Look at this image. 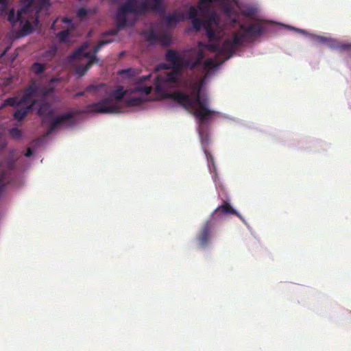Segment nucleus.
I'll use <instances>...</instances> for the list:
<instances>
[{
  "instance_id": "1",
  "label": "nucleus",
  "mask_w": 351,
  "mask_h": 351,
  "mask_svg": "<svg viewBox=\"0 0 351 351\" xmlns=\"http://www.w3.org/2000/svg\"><path fill=\"white\" fill-rule=\"evenodd\" d=\"M178 82V71H173L164 75H157L154 80L155 92L157 95L165 98L171 99L186 110H191L194 115L199 119V123L210 120L215 112L208 108V100L207 97L200 95V86H193L190 95L175 91L171 93H167L165 88L175 84Z\"/></svg>"
},
{
  "instance_id": "2",
  "label": "nucleus",
  "mask_w": 351,
  "mask_h": 351,
  "mask_svg": "<svg viewBox=\"0 0 351 351\" xmlns=\"http://www.w3.org/2000/svg\"><path fill=\"white\" fill-rule=\"evenodd\" d=\"M152 91V86L136 85L133 89L126 90H123V86H119L111 94V96L114 98L115 102L112 100L111 97H106L98 102L88 104L86 106L87 111L102 114L118 113L120 110L117 103L121 101L124 96L129 93H143L145 95H148Z\"/></svg>"
},
{
  "instance_id": "3",
  "label": "nucleus",
  "mask_w": 351,
  "mask_h": 351,
  "mask_svg": "<svg viewBox=\"0 0 351 351\" xmlns=\"http://www.w3.org/2000/svg\"><path fill=\"white\" fill-rule=\"evenodd\" d=\"M264 31L265 27L259 21L248 26L240 24L239 31L233 33L231 38L223 41V49L226 53L234 55L237 49L241 47L248 38L260 36Z\"/></svg>"
},
{
  "instance_id": "4",
  "label": "nucleus",
  "mask_w": 351,
  "mask_h": 351,
  "mask_svg": "<svg viewBox=\"0 0 351 351\" xmlns=\"http://www.w3.org/2000/svg\"><path fill=\"white\" fill-rule=\"evenodd\" d=\"M21 8L17 11L16 14L14 9H11L8 14V21L11 23H16L20 21L21 23L25 19V16H29V14L33 5H36L35 17L34 22L36 24L39 23V13L40 12L47 8L49 6V0H20Z\"/></svg>"
},
{
  "instance_id": "5",
  "label": "nucleus",
  "mask_w": 351,
  "mask_h": 351,
  "mask_svg": "<svg viewBox=\"0 0 351 351\" xmlns=\"http://www.w3.org/2000/svg\"><path fill=\"white\" fill-rule=\"evenodd\" d=\"M136 0H126V1L120 5L115 14V20L118 29H111L104 34L103 37L108 35H117L119 29L125 27L128 25L127 19L128 14L130 13L135 16H139L145 14V11H142L141 2L138 5H136Z\"/></svg>"
},
{
  "instance_id": "6",
  "label": "nucleus",
  "mask_w": 351,
  "mask_h": 351,
  "mask_svg": "<svg viewBox=\"0 0 351 351\" xmlns=\"http://www.w3.org/2000/svg\"><path fill=\"white\" fill-rule=\"evenodd\" d=\"M112 42V39H103L99 41L97 45L93 47V51L94 54H90V52L85 51L86 46H82L75 50L70 56V60L81 61L82 58H88V62L85 65H79L76 67V73L80 76H82L87 72L93 63H98L99 60L95 54L97 53L102 47Z\"/></svg>"
},
{
  "instance_id": "7",
  "label": "nucleus",
  "mask_w": 351,
  "mask_h": 351,
  "mask_svg": "<svg viewBox=\"0 0 351 351\" xmlns=\"http://www.w3.org/2000/svg\"><path fill=\"white\" fill-rule=\"evenodd\" d=\"M80 112L77 110H71L56 117L52 116L49 121L46 136L51 134L59 128H71L75 124V115Z\"/></svg>"
},
{
  "instance_id": "8",
  "label": "nucleus",
  "mask_w": 351,
  "mask_h": 351,
  "mask_svg": "<svg viewBox=\"0 0 351 351\" xmlns=\"http://www.w3.org/2000/svg\"><path fill=\"white\" fill-rule=\"evenodd\" d=\"M165 60L171 64L172 68L180 69L182 67H187L194 69L199 64L191 58L185 59L176 50L169 49L165 54Z\"/></svg>"
},
{
  "instance_id": "9",
  "label": "nucleus",
  "mask_w": 351,
  "mask_h": 351,
  "mask_svg": "<svg viewBox=\"0 0 351 351\" xmlns=\"http://www.w3.org/2000/svg\"><path fill=\"white\" fill-rule=\"evenodd\" d=\"M215 226L213 219H207L202 226L199 232L197 237L198 245L201 247H205L208 244L213 228Z\"/></svg>"
},
{
  "instance_id": "10",
  "label": "nucleus",
  "mask_w": 351,
  "mask_h": 351,
  "mask_svg": "<svg viewBox=\"0 0 351 351\" xmlns=\"http://www.w3.org/2000/svg\"><path fill=\"white\" fill-rule=\"evenodd\" d=\"M234 215L241 218V215L235 210L230 204L227 202H223V204L218 206L211 214L209 219H213L215 223L217 220H219L223 215Z\"/></svg>"
},
{
  "instance_id": "11",
  "label": "nucleus",
  "mask_w": 351,
  "mask_h": 351,
  "mask_svg": "<svg viewBox=\"0 0 351 351\" xmlns=\"http://www.w3.org/2000/svg\"><path fill=\"white\" fill-rule=\"evenodd\" d=\"M141 9L142 11H145V14L149 12L163 13L165 10L162 0H144L141 1Z\"/></svg>"
},
{
  "instance_id": "12",
  "label": "nucleus",
  "mask_w": 351,
  "mask_h": 351,
  "mask_svg": "<svg viewBox=\"0 0 351 351\" xmlns=\"http://www.w3.org/2000/svg\"><path fill=\"white\" fill-rule=\"evenodd\" d=\"M38 90V85L35 82L29 84L24 90V93L23 96L21 97V102L23 104H32V101L36 103L34 97L36 95V92Z\"/></svg>"
},
{
  "instance_id": "13",
  "label": "nucleus",
  "mask_w": 351,
  "mask_h": 351,
  "mask_svg": "<svg viewBox=\"0 0 351 351\" xmlns=\"http://www.w3.org/2000/svg\"><path fill=\"white\" fill-rule=\"evenodd\" d=\"M5 167L6 169L2 170L0 173V197L9 182L8 175L10 171L14 169V162L10 160H7L5 162Z\"/></svg>"
},
{
  "instance_id": "14",
  "label": "nucleus",
  "mask_w": 351,
  "mask_h": 351,
  "mask_svg": "<svg viewBox=\"0 0 351 351\" xmlns=\"http://www.w3.org/2000/svg\"><path fill=\"white\" fill-rule=\"evenodd\" d=\"M53 114V110L49 103L47 101H42L38 105L37 110V114L43 118L42 123L46 124V119L49 118V120L51 119Z\"/></svg>"
},
{
  "instance_id": "15",
  "label": "nucleus",
  "mask_w": 351,
  "mask_h": 351,
  "mask_svg": "<svg viewBox=\"0 0 351 351\" xmlns=\"http://www.w3.org/2000/svg\"><path fill=\"white\" fill-rule=\"evenodd\" d=\"M36 5H33V8L31 9V11L29 14V16L27 17V16H25V19L23 22H25L24 25H23V31L25 32V33H30L32 32V31L33 30V25H34V26H37L38 25L36 24L34 22V18L35 17V11H36Z\"/></svg>"
},
{
  "instance_id": "16",
  "label": "nucleus",
  "mask_w": 351,
  "mask_h": 351,
  "mask_svg": "<svg viewBox=\"0 0 351 351\" xmlns=\"http://www.w3.org/2000/svg\"><path fill=\"white\" fill-rule=\"evenodd\" d=\"M34 105L35 102L32 101V104L27 105L25 108L17 109L13 114L14 119L18 121H23L28 113L33 109Z\"/></svg>"
},
{
  "instance_id": "17",
  "label": "nucleus",
  "mask_w": 351,
  "mask_h": 351,
  "mask_svg": "<svg viewBox=\"0 0 351 351\" xmlns=\"http://www.w3.org/2000/svg\"><path fill=\"white\" fill-rule=\"evenodd\" d=\"M186 19L183 12H175L169 14L166 17V22L168 25L176 24L180 21H183Z\"/></svg>"
},
{
  "instance_id": "18",
  "label": "nucleus",
  "mask_w": 351,
  "mask_h": 351,
  "mask_svg": "<svg viewBox=\"0 0 351 351\" xmlns=\"http://www.w3.org/2000/svg\"><path fill=\"white\" fill-rule=\"evenodd\" d=\"M215 24L210 23L209 21H205L204 23V28L206 31V36L209 41H215L217 40V36L214 29Z\"/></svg>"
},
{
  "instance_id": "19",
  "label": "nucleus",
  "mask_w": 351,
  "mask_h": 351,
  "mask_svg": "<svg viewBox=\"0 0 351 351\" xmlns=\"http://www.w3.org/2000/svg\"><path fill=\"white\" fill-rule=\"evenodd\" d=\"M198 46L201 47H204L205 49H207L213 52H217V53H223L224 55L228 56V57H231L233 55H230L228 53H226L223 49V45L221 46H219L217 43H211V44H204L202 42H199L198 43Z\"/></svg>"
},
{
  "instance_id": "20",
  "label": "nucleus",
  "mask_w": 351,
  "mask_h": 351,
  "mask_svg": "<svg viewBox=\"0 0 351 351\" xmlns=\"http://www.w3.org/2000/svg\"><path fill=\"white\" fill-rule=\"evenodd\" d=\"M143 34L145 37L146 40L149 43V45H153L156 41H158L159 36L152 29L147 32H145Z\"/></svg>"
},
{
  "instance_id": "21",
  "label": "nucleus",
  "mask_w": 351,
  "mask_h": 351,
  "mask_svg": "<svg viewBox=\"0 0 351 351\" xmlns=\"http://www.w3.org/2000/svg\"><path fill=\"white\" fill-rule=\"evenodd\" d=\"M216 2L220 3L221 4V9H222L223 12L228 16H230L234 14V8L230 3H228L227 2V0H223L222 1H216Z\"/></svg>"
},
{
  "instance_id": "22",
  "label": "nucleus",
  "mask_w": 351,
  "mask_h": 351,
  "mask_svg": "<svg viewBox=\"0 0 351 351\" xmlns=\"http://www.w3.org/2000/svg\"><path fill=\"white\" fill-rule=\"evenodd\" d=\"M256 13L257 9L252 6L245 7L241 11V14L247 18H252L256 14Z\"/></svg>"
},
{
  "instance_id": "23",
  "label": "nucleus",
  "mask_w": 351,
  "mask_h": 351,
  "mask_svg": "<svg viewBox=\"0 0 351 351\" xmlns=\"http://www.w3.org/2000/svg\"><path fill=\"white\" fill-rule=\"evenodd\" d=\"M46 69V64H41L39 62H34L31 66V71L36 75H40L43 73Z\"/></svg>"
},
{
  "instance_id": "24",
  "label": "nucleus",
  "mask_w": 351,
  "mask_h": 351,
  "mask_svg": "<svg viewBox=\"0 0 351 351\" xmlns=\"http://www.w3.org/2000/svg\"><path fill=\"white\" fill-rule=\"evenodd\" d=\"M143 99L142 97H130L125 99V104L128 106H138L142 104Z\"/></svg>"
},
{
  "instance_id": "25",
  "label": "nucleus",
  "mask_w": 351,
  "mask_h": 351,
  "mask_svg": "<svg viewBox=\"0 0 351 351\" xmlns=\"http://www.w3.org/2000/svg\"><path fill=\"white\" fill-rule=\"evenodd\" d=\"M57 53V47L56 45H51L49 49L45 51L43 54V57L47 59V60H51L53 58Z\"/></svg>"
},
{
  "instance_id": "26",
  "label": "nucleus",
  "mask_w": 351,
  "mask_h": 351,
  "mask_svg": "<svg viewBox=\"0 0 351 351\" xmlns=\"http://www.w3.org/2000/svg\"><path fill=\"white\" fill-rule=\"evenodd\" d=\"M158 42L163 47H167L171 44V37L168 34H162L158 36Z\"/></svg>"
},
{
  "instance_id": "27",
  "label": "nucleus",
  "mask_w": 351,
  "mask_h": 351,
  "mask_svg": "<svg viewBox=\"0 0 351 351\" xmlns=\"http://www.w3.org/2000/svg\"><path fill=\"white\" fill-rule=\"evenodd\" d=\"M5 104L10 106H19L23 104L21 102V98L18 97H9L5 100Z\"/></svg>"
},
{
  "instance_id": "28",
  "label": "nucleus",
  "mask_w": 351,
  "mask_h": 351,
  "mask_svg": "<svg viewBox=\"0 0 351 351\" xmlns=\"http://www.w3.org/2000/svg\"><path fill=\"white\" fill-rule=\"evenodd\" d=\"M70 32L69 29H65L58 32L56 34V37L58 38L60 43H66L68 37L69 36Z\"/></svg>"
},
{
  "instance_id": "29",
  "label": "nucleus",
  "mask_w": 351,
  "mask_h": 351,
  "mask_svg": "<svg viewBox=\"0 0 351 351\" xmlns=\"http://www.w3.org/2000/svg\"><path fill=\"white\" fill-rule=\"evenodd\" d=\"M204 23V20H202L199 18L192 19L193 27L197 31L199 30L203 27Z\"/></svg>"
},
{
  "instance_id": "30",
  "label": "nucleus",
  "mask_w": 351,
  "mask_h": 351,
  "mask_svg": "<svg viewBox=\"0 0 351 351\" xmlns=\"http://www.w3.org/2000/svg\"><path fill=\"white\" fill-rule=\"evenodd\" d=\"M9 133L12 138L16 139L20 138L22 136L21 130L17 128L10 129Z\"/></svg>"
},
{
  "instance_id": "31",
  "label": "nucleus",
  "mask_w": 351,
  "mask_h": 351,
  "mask_svg": "<svg viewBox=\"0 0 351 351\" xmlns=\"http://www.w3.org/2000/svg\"><path fill=\"white\" fill-rule=\"evenodd\" d=\"M326 45L331 49H338L339 41L335 39L328 38Z\"/></svg>"
},
{
  "instance_id": "32",
  "label": "nucleus",
  "mask_w": 351,
  "mask_h": 351,
  "mask_svg": "<svg viewBox=\"0 0 351 351\" xmlns=\"http://www.w3.org/2000/svg\"><path fill=\"white\" fill-rule=\"evenodd\" d=\"M197 7L195 8V6H191L188 11V19H193L197 18Z\"/></svg>"
},
{
  "instance_id": "33",
  "label": "nucleus",
  "mask_w": 351,
  "mask_h": 351,
  "mask_svg": "<svg viewBox=\"0 0 351 351\" xmlns=\"http://www.w3.org/2000/svg\"><path fill=\"white\" fill-rule=\"evenodd\" d=\"M104 86V84H101L100 85H95V84H90L85 88L86 92H97L98 91L101 87Z\"/></svg>"
},
{
  "instance_id": "34",
  "label": "nucleus",
  "mask_w": 351,
  "mask_h": 351,
  "mask_svg": "<svg viewBox=\"0 0 351 351\" xmlns=\"http://www.w3.org/2000/svg\"><path fill=\"white\" fill-rule=\"evenodd\" d=\"M204 58V53L203 50L199 49L196 51V56H195V59L194 60L200 65L202 62Z\"/></svg>"
},
{
  "instance_id": "35",
  "label": "nucleus",
  "mask_w": 351,
  "mask_h": 351,
  "mask_svg": "<svg viewBox=\"0 0 351 351\" xmlns=\"http://www.w3.org/2000/svg\"><path fill=\"white\" fill-rule=\"evenodd\" d=\"M340 51H350L351 50V43H344L339 42L338 49Z\"/></svg>"
},
{
  "instance_id": "36",
  "label": "nucleus",
  "mask_w": 351,
  "mask_h": 351,
  "mask_svg": "<svg viewBox=\"0 0 351 351\" xmlns=\"http://www.w3.org/2000/svg\"><path fill=\"white\" fill-rule=\"evenodd\" d=\"M205 21H209L210 23H212L213 24H215V25H218V23H219V21H218V19H217V14L215 12H213L210 16L209 17L206 19Z\"/></svg>"
},
{
  "instance_id": "37",
  "label": "nucleus",
  "mask_w": 351,
  "mask_h": 351,
  "mask_svg": "<svg viewBox=\"0 0 351 351\" xmlns=\"http://www.w3.org/2000/svg\"><path fill=\"white\" fill-rule=\"evenodd\" d=\"M88 14V10L85 8H80L77 12V16L80 19H83L84 17L86 16Z\"/></svg>"
},
{
  "instance_id": "38",
  "label": "nucleus",
  "mask_w": 351,
  "mask_h": 351,
  "mask_svg": "<svg viewBox=\"0 0 351 351\" xmlns=\"http://www.w3.org/2000/svg\"><path fill=\"white\" fill-rule=\"evenodd\" d=\"M215 65V62L213 59L208 58L205 60L204 63V66L205 69H210L214 67Z\"/></svg>"
},
{
  "instance_id": "39",
  "label": "nucleus",
  "mask_w": 351,
  "mask_h": 351,
  "mask_svg": "<svg viewBox=\"0 0 351 351\" xmlns=\"http://www.w3.org/2000/svg\"><path fill=\"white\" fill-rule=\"evenodd\" d=\"M328 38L325 37V36H315L314 37V40H315V43H323V44H326V45Z\"/></svg>"
},
{
  "instance_id": "40",
  "label": "nucleus",
  "mask_w": 351,
  "mask_h": 351,
  "mask_svg": "<svg viewBox=\"0 0 351 351\" xmlns=\"http://www.w3.org/2000/svg\"><path fill=\"white\" fill-rule=\"evenodd\" d=\"M8 5H9V0H0L1 10L2 12L7 11Z\"/></svg>"
},
{
  "instance_id": "41",
  "label": "nucleus",
  "mask_w": 351,
  "mask_h": 351,
  "mask_svg": "<svg viewBox=\"0 0 351 351\" xmlns=\"http://www.w3.org/2000/svg\"><path fill=\"white\" fill-rule=\"evenodd\" d=\"M62 22L69 25H72V20L68 17H64L62 19Z\"/></svg>"
},
{
  "instance_id": "42",
  "label": "nucleus",
  "mask_w": 351,
  "mask_h": 351,
  "mask_svg": "<svg viewBox=\"0 0 351 351\" xmlns=\"http://www.w3.org/2000/svg\"><path fill=\"white\" fill-rule=\"evenodd\" d=\"M32 154H33V152L31 149V148H27L26 150V152L25 153V156L26 157H30L32 155Z\"/></svg>"
},
{
  "instance_id": "43",
  "label": "nucleus",
  "mask_w": 351,
  "mask_h": 351,
  "mask_svg": "<svg viewBox=\"0 0 351 351\" xmlns=\"http://www.w3.org/2000/svg\"><path fill=\"white\" fill-rule=\"evenodd\" d=\"M150 77H151V75L143 76V77H141L140 81H141V82H145L147 80H148Z\"/></svg>"
},
{
  "instance_id": "44",
  "label": "nucleus",
  "mask_w": 351,
  "mask_h": 351,
  "mask_svg": "<svg viewBox=\"0 0 351 351\" xmlns=\"http://www.w3.org/2000/svg\"><path fill=\"white\" fill-rule=\"evenodd\" d=\"M86 91L77 92V93H75V97H82V96L84 95V93Z\"/></svg>"
},
{
  "instance_id": "45",
  "label": "nucleus",
  "mask_w": 351,
  "mask_h": 351,
  "mask_svg": "<svg viewBox=\"0 0 351 351\" xmlns=\"http://www.w3.org/2000/svg\"><path fill=\"white\" fill-rule=\"evenodd\" d=\"M205 153L206 154V156H207L208 159H210V162L212 163H213V156L211 154H208L206 150H205Z\"/></svg>"
},
{
  "instance_id": "46",
  "label": "nucleus",
  "mask_w": 351,
  "mask_h": 351,
  "mask_svg": "<svg viewBox=\"0 0 351 351\" xmlns=\"http://www.w3.org/2000/svg\"><path fill=\"white\" fill-rule=\"evenodd\" d=\"M52 90H53V89L47 90L46 88H45V89H44V91H43V95H44L45 96H47V95L49 93V92H50V91H52Z\"/></svg>"
},
{
  "instance_id": "47",
  "label": "nucleus",
  "mask_w": 351,
  "mask_h": 351,
  "mask_svg": "<svg viewBox=\"0 0 351 351\" xmlns=\"http://www.w3.org/2000/svg\"><path fill=\"white\" fill-rule=\"evenodd\" d=\"M6 52H7V49L3 51V52L1 55V57L3 56Z\"/></svg>"
},
{
  "instance_id": "48",
  "label": "nucleus",
  "mask_w": 351,
  "mask_h": 351,
  "mask_svg": "<svg viewBox=\"0 0 351 351\" xmlns=\"http://www.w3.org/2000/svg\"><path fill=\"white\" fill-rule=\"evenodd\" d=\"M299 32H302V33H305V31L304 30H302V29H298Z\"/></svg>"
},
{
  "instance_id": "49",
  "label": "nucleus",
  "mask_w": 351,
  "mask_h": 351,
  "mask_svg": "<svg viewBox=\"0 0 351 351\" xmlns=\"http://www.w3.org/2000/svg\"><path fill=\"white\" fill-rule=\"evenodd\" d=\"M190 51H191V52H195V51H196V50H195V49H190Z\"/></svg>"
},
{
  "instance_id": "50",
  "label": "nucleus",
  "mask_w": 351,
  "mask_h": 351,
  "mask_svg": "<svg viewBox=\"0 0 351 351\" xmlns=\"http://www.w3.org/2000/svg\"><path fill=\"white\" fill-rule=\"evenodd\" d=\"M54 25H55V23H53V24H52L51 28H53Z\"/></svg>"
},
{
  "instance_id": "51",
  "label": "nucleus",
  "mask_w": 351,
  "mask_h": 351,
  "mask_svg": "<svg viewBox=\"0 0 351 351\" xmlns=\"http://www.w3.org/2000/svg\"><path fill=\"white\" fill-rule=\"evenodd\" d=\"M232 22H233V23H236V22H237V21H236L235 19H234V20L232 21Z\"/></svg>"
}]
</instances>
